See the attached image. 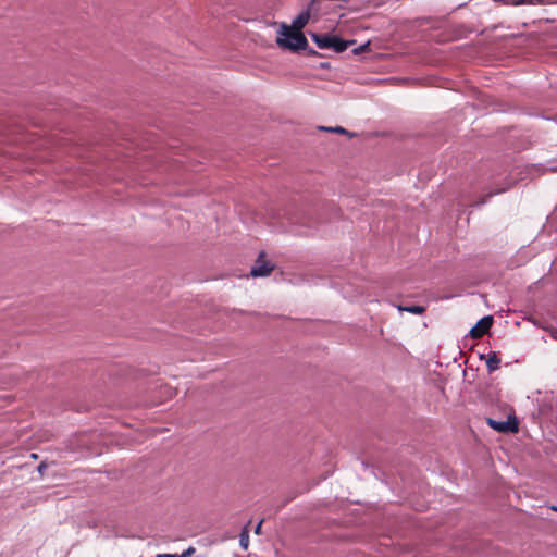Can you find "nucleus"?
<instances>
[{"label":"nucleus","instance_id":"6ab92c4d","mask_svg":"<svg viewBox=\"0 0 557 557\" xmlns=\"http://www.w3.org/2000/svg\"><path fill=\"white\" fill-rule=\"evenodd\" d=\"M552 510L557 512V506H552Z\"/></svg>","mask_w":557,"mask_h":557},{"label":"nucleus","instance_id":"f8f14e48","mask_svg":"<svg viewBox=\"0 0 557 557\" xmlns=\"http://www.w3.org/2000/svg\"><path fill=\"white\" fill-rule=\"evenodd\" d=\"M369 46H370V44H369V42H366V44H363V45L359 46L358 48H356V49L354 50V52H355L356 54H358V53H360V52L367 51V50L369 49Z\"/></svg>","mask_w":557,"mask_h":557},{"label":"nucleus","instance_id":"f3484780","mask_svg":"<svg viewBox=\"0 0 557 557\" xmlns=\"http://www.w3.org/2000/svg\"><path fill=\"white\" fill-rule=\"evenodd\" d=\"M261 527H262V521H260V522L257 524V527H256V529H255V533H256V534H260V532H261Z\"/></svg>","mask_w":557,"mask_h":557},{"label":"nucleus","instance_id":"4468645a","mask_svg":"<svg viewBox=\"0 0 557 557\" xmlns=\"http://www.w3.org/2000/svg\"><path fill=\"white\" fill-rule=\"evenodd\" d=\"M195 548L193 546L188 547L185 552H183L182 554H180L181 557H188L190 556L191 554L195 553Z\"/></svg>","mask_w":557,"mask_h":557},{"label":"nucleus","instance_id":"6e6552de","mask_svg":"<svg viewBox=\"0 0 557 557\" xmlns=\"http://www.w3.org/2000/svg\"><path fill=\"white\" fill-rule=\"evenodd\" d=\"M399 311H406L413 314H422L425 308L422 306H398Z\"/></svg>","mask_w":557,"mask_h":557},{"label":"nucleus","instance_id":"f03ea898","mask_svg":"<svg viewBox=\"0 0 557 557\" xmlns=\"http://www.w3.org/2000/svg\"><path fill=\"white\" fill-rule=\"evenodd\" d=\"M311 39L320 49H333L337 53L344 52L355 40H344L335 35L311 34Z\"/></svg>","mask_w":557,"mask_h":557},{"label":"nucleus","instance_id":"dca6fc26","mask_svg":"<svg viewBox=\"0 0 557 557\" xmlns=\"http://www.w3.org/2000/svg\"><path fill=\"white\" fill-rule=\"evenodd\" d=\"M157 557H181L180 554H159Z\"/></svg>","mask_w":557,"mask_h":557},{"label":"nucleus","instance_id":"9b49d317","mask_svg":"<svg viewBox=\"0 0 557 557\" xmlns=\"http://www.w3.org/2000/svg\"><path fill=\"white\" fill-rule=\"evenodd\" d=\"M508 188H509V186H506L505 188H500V189H497V190H495V191L488 193V194H487V195H486L482 200H480V201L478 202V205H479V206L484 205V203L486 202V199H487L488 197H491V196H493V195L500 194V193H503V191L507 190Z\"/></svg>","mask_w":557,"mask_h":557},{"label":"nucleus","instance_id":"7ed1b4c3","mask_svg":"<svg viewBox=\"0 0 557 557\" xmlns=\"http://www.w3.org/2000/svg\"><path fill=\"white\" fill-rule=\"evenodd\" d=\"M274 264L265 259V252L261 251L251 267L250 275L253 277H264L271 274Z\"/></svg>","mask_w":557,"mask_h":557},{"label":"nucleus","instance_id":"2eb2a0df","mask_svg":"<svg viewBox=\"0 0 557 557\" xmlns=\"http://www.w3.org/2000/svg\"><path fill=\"white\" fill-rule=\"evenodd\" d=\"M549 335L557 341V329L555 327H548V329H545Z\"/></svg>","mask_w":557,"mask_h":557},{"label":"nucleus","instance_id":"20e7f679","mask_svg":"<svg viewBox=\"0 0 557 557\" xmlns=\"http://www.w3.org/2000/svg\"><path fill=\"white\" fill-rule=\"evenodd\" d=\"M487 424L495 431L502 433H516L518 432V420L516 417H508L506 421H496L494 419H487Z\"/></svg>","mask_w":557,"mask_h":557},{"label":"nucleus","instance_id":"a211bd4d","mask_svg":"<svg viewBox=\"0 0 557 557\" xmlns=\"http://www.w3.org/2000/svg\"><path fill=\"white\" fill-rule=\"evenodd\" d=\"M309 52H310L311 54H317V52H315L314 50H312V49H310V50H309Z\"/></svg>","mask_w":557,"mask_h":557},{"label":"nucleus","instance_id":"ddd939ff","mask_svg":"<svg viewBox=\"0 0 557 557\" xmlns=\"http://www.w3.org/2000/svg\"><path fill=\"white\" fill-rule=\"evenodd\" d=\"M543 0H520L519 4H539L542 3Z\"/></svg>","mask_w":557,"mask_h":557},{"label":"nucleus","instance_id":"1a4fd4ad","mask_svg":"<svg viewBox=\"0 0 557 557\" xmlns=\"http://www.w3.org/2000/svg\"><path fill=\"white\" fill-rule=\"evenodd\" d=\"M320 129L322 131H326V132H333V133H337V134H345V135H348L350 137H354L355 135L349 133L346 128L342 127V126H336V127H320Z\"/></svg>","mask_w":557,"mask_h":557},{"label":"nucleus","instance_id":"0eeeda50","mask_svg":"<svg viewBox=\"0 0 557 557\" xmlns=\"http://www.w3.org/2000/svg\"><path fill=\"white\" fill-rule=\"evenodd\" d=\"M500 358L497 356L495 351L488 354V358L486 360V367L490 373L499 369Z\"/></svg>","mask_w":557,"mask_h":557},{"label":"nucleus","instance_id":"f257e3e1","mask_svg":"<svg viewBox=\"0 0 557 557\" xmlns=\"http://www.w3.org/2000/svg\"><path fill=\"white\" fill-rule=\"evenodd\" d=\"M280 35L284 38L277 37L276 42L280 47L286 48L293 51L306 50L308 47V40L302 32L293 30L287 24L281 25Z\"/></svg>","mask_w":557,"mask_h":557},{"label":"nucleus","instance_id":"423d86ee","mask_svg":"<svg viewBox=\"0 0 557 557\" xmlns=\"http://www.w3.org/2000/svg\"><path fill=\"white\" fill-rule=\"evenodd\" d=\"M310 18V12L308 10L300 12L293 21L289 26L293 30L301 32V29L308 24Z\"/></svg>","mask_w":557,"mask_h":557},{"label":"nucleus","instance_id":"39448f33","mask_svg":"<svg viewBox=\"0 0 557 557\" xmlns=\"http://www.w3.org/2000/svg\"><path fill=\"white\" fill-rule=\"evenodd\" d=\"M493 324V317L492 315H485L482 319H480L476 324L470 330V336L472 338H481L483 335H485Z\"/></svg>","mask_w":557,"mask_h":557},{"label":"nucleus","instance_id":"9d476101","mask_svg":"<svg viewBox=\"0 0 557 557\" xmlns=\"http://www.w3.org/2000/svg\"><path fill=\"white\" fill-rule=\"evenodd\" d=\"M248 543H249V539H248V532L246 530V528L243 530V532L240 533V536H239V544L243 548H247L248 547Z\"/></svg>","mask_w":557,"mask_h":557}]
</instances>
